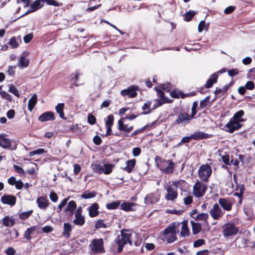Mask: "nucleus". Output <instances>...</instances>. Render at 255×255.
I'll use <instances>...</instances> for the list:
<instances>
[{"instance_id": "48", "label": "nucleus", "mask_w": 255, "mask_h": 255, "mask_svg": "<svg viewBox=\"0 0 255 255\" xmlns=\"http://www.w3.org/2000/svg\"><path fill=\"white\" fill-rule=\"evenodd\" d=\"M93 170L95 173L101 174L103 171V167L98 164H93L92 165Z\"/></svg>"}, {"instance_id": "53", "label": "nucleus", "mask_w": 255, "mask_h": 255, "mask_svg": "<svg viewBox=\"0 0 255 255\" xmlns=\"http://www.w3.org/2000/svg\"><path fill=\"white\" fill-rule=\"evenodd\" d=\"M209 100L210 97L207 96L204 100H202L200 103V108L198 109L206 108L208 106Z\"/></svg>"}, {"instance_id": "58", "label": "nucleus", "mask_w": 255, "mask_h": 255, "mask_svg": "<svg viewBox=\"0 0 255 255\" xmlns=\"http://www.w3.org/2000/svg\"><path fill=\"white\" fill-rule=\"evenodd\" d=\"M200 221L207 222L209 218V215L207 213H202L198 214Z\"/></svg>"}, {"instance_id": "56", "label": "nucleus", "mask_w": 255, "mask_h": 255, "mask_svg": "<svg viewBox=\"0 0 255 255\" xmlns=\"http://www.w3.org/2000/svg\"><path fill=\"white\" fill-rule=\"evenodd\" d=\"M68 200V198H64L62 200V201L59 204L57 209V212L60 213L62 208L66 205L67 201Z\"/></svg>"}, {"instance_id": "20", "label": "nucleus", "mask_w": 255, "mask_h": 255, "mask_svg": "<svg viewBox=\"0 0 255 255\" xmlns=\"http://www.w3.org/2000/svg\"><path fill=\"white\" fill-rule=\"evenodd\" d=\"M99 205L97 203H93L87 208L89 211V215L91 218H94L99 215Z\"/></svg>"}, {"instance_id": "5", "label": "nucleus", "mask_w": 255, "mask_h": 255, "mask_svg": "<svg viewBox=\"0 0 255 255\" xmlns=\"http://www.w3.org/2000/svg\"><path fill=\"white\" fill-rule=\"evenodd\" d=\"M89 247L93 253L103 254L105 252L104 242L102 238L93 239Z\"/></svg>"}, {"instance_id": "61", "label": "nucleus", "mask_w": 255, "mask_h": 255, "mask_svg": "<svg viewBox=\"0 0 255 255\" xmlns=\"http://www.w3.org/2000/svg\"><path fill=\"white\" fill-rule=\"evenodd\" d=\"M88 122L91 125H94L96 122V117L92 114L89 115L88 116Z\"/></svg>"}, {"instance_id": "13", "label": "nucleus", "mask_w": 255, "mask_h": 255, "mask_svg": "<svg viewBox=\"0 0 255 255\" xmlns=\"http://www.w3.org/2000/svg\"><path fill=\"white\" fill-rule=\"evenodd\" d=\"M39 229L40 228L38 226H32L28 228L24 232V238L26 239L27 241H30L32 239L31 235H33L34 232H36L37 234L41 233V232H39Z\"/></svg>"}, {"instance_id": "24", "label": "nucleus", "mask_w": 255, "mask_h": 255, "mask_svg": "<svg viewBox=\"0 0 255 255\" xmlns=\"http://www.w3.org/2000/svg\"><path fill=\"white\" fill-rule=\"evenodd\" d=\"M131 232L129 230L125 229L121 231V236L130 246L132 245V242L131 240Z\"/></svg>"}, {"instance_id": "1", "label": "nucleus", "mask_w": 255, "mask_h": 255, "mask_svg": "<svg viewBox=\"0 0 255 255\" xmlns=\"http://www.w3.org/2000/svg\"><path fill=\"white\" fill-rule=\"evenodd\" d=\"M245 112L242 110L236 112L233 117L225 125V130L230 133H232L242 128L243 126L242 123L246 121V119L243 118Z\"/></svg>"}, {"instance_id": "8", "label": "nucleus", "mask_w": 255, "mask_h": 255, "mask_svg": "<svg viewBox=\"0 0 255 255\" xmlns=\"http://www.w3.org/2000/svg\"><path fill=\"white\" fill-rule=\"evenodd\" d=\"M139 87L136 85H132L121 91V95L123 96H127L129 98H133L137 96V91H139Z\"/></svg>"}, {"instance_id": "36", "label": "nucleus", "mask_w": 255, "mask_h": 255, "mask_svg": "<svg viewBox=\"0 0 255 255\" xmlns=\"http://www.w3.org/2000/svg\"><path fill=\"white\" fill-rule=\"evenodd\" d=\"M155 123H156V121H154L150 124H147V125H145V126L143 127L142 128H140L135 130L133 132L131 133L130 136L134 137V136L136 135L137 134H138L139 133L143 132L147 128H148L149 127H151Z\"/></svg>"}, {"instance_id": "64", "label": "nucleus", "mask_w": 255, "mask_h": 255, "mask_svg": "<svg viewBox=\"0 0 255 255\" xmlns=\"http://www.w3.org/2000/svg\"><path fill=\"white\" fill-rule=\"evenodd\" d=\"M248 77L252 79H255V68H253L249 71Z\"/></svg>"}, {"instance_id": "33", "label": "nucleus", "mask_w": 255, "mask_h": 255, "mask_svg": "<svg viewBox=\"0 0 255 255\" xmlns=\"http://www.w3.org/2000/svg\"><path fill=\"white\" fill-rule=\"evenodd\" d=\"M190 223L192 227L193 235H196L201 232L202 230V226L200 223H196L193 221H191Z\"/></svg>"}, {"instance_id": "51", "label": "nucleus", "mask_w": 255, "mask_h": 255, "mask_svg": "<svg viewBox=\"0 0 255 255\" xmlns=\"http://www.w3.org/2000/svg\"><path fill=\"white\" fill-rule=\"evenodd\" d=\"M41 2H45L47 4L49 5H53L55 6H59L62 5V3H59L55 0H41Z\"/></svg>"}, {"instance_id": "2", "label": "nucleus", "mask_w": 255, "mask_h": 255, "mask_svg": "<svg viewBox=\"0 0 255 255\" xmlns=\"http://www.w3.org/2000/svg\"><path fill=\"white\" fill-rule=\"evenodd\" d=\"M154 160L159 169L164 173L170 174L174 172L175 164L172 160L163 159L158 155L155 156Z\"/></svg>"}, {"instance_id": "57", "label": "nucleus", "mask_w": 255, "mask_h": 255, "mask_svg": "<svg viewBox=\"0 0 255 255\" xmlns=\"http://www.w3.org/2000/svg\"><path fill=\"white\" fill-rule=\"evenodd\" d=\"M8 44L11 46L13 48H17L18 46V44L16 40V38L14 36H12L9 39Z\"/></svg>"}, {"instance_id": "52", "label": "nucleus", "mask_w": 255, "mask_h": 255, "mask_svg": "<svg viewBox=\"0 0 255 255\" xmlns=\"http://www.w3.org/2000/svg\"><path fill=\"white\" fill-rule=\"evenodd\" d=\"M165 238H166V241L168 243H172L177 240L176 233L170 234L168 237L165 236Z\"/></svg>"}, {"instance_id": "18", "label": "nucleus", "mask_w": 255, "mask_h": 255, "mask_svg": "<svg viewBox=\"0 0 255 255\" xmlns=\"http://www.w3.org/2000/svg\"><path fill=\"white\" fill-rule=\"evenodd\" d=\"M55 119L54 113L51 111L45 112L38 117V120L41 122L48 121H53Z\"/></svg>"}, {"instance_id": "22", "label": "nucleus", "mask_w": 255, "mask_h": 255, "mask_svg": "<svg viewBox=\"0 0 255 255\" xmlns=\"http://www.w3.org/2000/svg\"><path fill=\"white\" fill-rule=\"evenodd\" d=\"M72 231V227L69 223H64L63 230L62 233V236L66 239H69Z\"/></svg>"}, {"instance_id": "11", "label": "nucleus", "mask_w": 255, "mask_h": 255, "mask_svg": "<svg viewBox=\"0 0 255 255\" xmlns=\"http://www.w3.org/2000/svg\"><path fill=\"white\" fill-rule=\"evenodd\" d=\"M160 195L158 192L148 194L144 198V203L146 205H151L157 203L160 199Z\"/></svg>"}, {"instance_id": "12", "label": "nucleus", "mask_w": 255, "mask_h": 255, "mask_svg": "<svg viewBox=\"0 0 255 255\" xmlns=\"http://www.w3.org/2000/svg\"><path fill=\"white\" fill-rule=\"evenodd\" d=\"M211 216L214 220H219L224 214L218 204H215L209 211Z\"/></svg>"}, {"instance_id": "31", "label": "nucleus", "mask_w": 255, "mask_h": 255, "mask_svg": "<svg viewBox=\"0 0 255 255\" xmlns=\"http://www.w3.org/2000/svg\"><path fill=\"white\" fill-rule=\"evenodd\" d=\"M191 137L194 140H199L209 138V135L208 133L198 131L191 134Z\"/></svg>"}, {"instance_id": "55", "label": "nucleus", "mask_w": 255, "mask_h": 255, "mask_svg": "<svg viewBox=\"0 0 255 255\" xmlns=\"http://www.w3.org/2000/svg\"><path fill=\"white\" fill-rule=\"evenodd\" d=\"M9 92L14 94L15 96L19 97V93L15 86L12 84L9 85Z\"/></svg>"}, {"instance_id": "46", "label": "nucleus", "mask_w": 255, "mask_h": 255, "mask_svg": "<svg viewBox=\"0 0 255 255\" xmlns=\"http://www.w3.org/2000/svg\"><path fill=\"white\" fill-rule=\"evenodd\" d=\"M170 95L172 98L175 99L183 98V97L182 92L180 90H173L170 92Z\"/></svg>"}, {"instance_id": "39", "label": "nucleus", "mask_w": 255, "mask_h": 255, "mask_svg": "<svg viewBox=\"0 0 255 255\" xmlns=\"http://www.w3.org/2000/svg\"><path fill=\"white\" fill-rule=\"evenodd\" d=\"M29 64V60L28 59L26 58L24 56H22L20 57L19 62L18 63V66L19 68H25L27 67Z\"/></svg>"}, {"instance_id": "37", "label": "nucleus", "mask_w": 255, "mask_h": 255, "mask_svg": "<svg viewBox=\"0 0 255 255\" xmlns=\"http://www.w3.org/2000/svg\"><path fill=\"white\" fill-rule=\"evenodd\" d=\"M37 97L36 94H33L32 97L29 100L28 102V109L31 112L33 109L35 105L37 103Z\"/></svg>"}, {"instance_id": "3", "label": "nucleus", "mask_w": 255, "mask_h": 255, "mask_svg": "<svg viewBox=\"0 0 255 255\" xmlns=\"http://www.w3.org/2000/svg\"><path fill=\"white\" fill-rule=\"evenodd\" d=\"M212 173L210 165L207 163L201 165L198 170V175L201 181L208 183Z\"/></svg>"}, {"instance_id": "59", "label": "nucleus", "mask_w": 255, "mask_h": 255, "mask_svg": "<svg viewBox=\"0 0 255 255\" xmlns=\"http://www.w3.org/2000/svg\"><path fill=\"white\" fill-rule=\"evenodd\" d=\"M205 241L204 239H198L194 242L193 246L197 248L205 245Z\"/></svg>"}, {"instance_id": "42", "label": "nucleus", "mask_w": 255, "mask_h": 255, "mask_svg": "<svg viewBox=\"0 0 255 255\" xmlns=\"http://www.w3.org/2000/svg\"><path fill=\"white\" fill-rule=\"evenodd\" d=\"M96 195V192L95 191H89L88 190L84 192L81 195V197L85 199L94 198Z\"/></svg>"}, {"instance_id": "28", "label": "nucleus", "mask_w": 255, "mask_h": 255, "mask_svg": "<svg viewBox=\"0 0 255 255\" xmlns=\"http://www.w3.org/2000/svg\"><path fill=\"white\" fill-rule=\"evenodd\" d=\"M181 224L182 228L180 231L181 236L183 237L189 236L190 233L188 227V221L184 220Z\"/></svg>"}, {"instance_id": "21", "label": "nucleus", "mask_w": 255, "mask_h": 255, "mask_svg": "<svg viewBox=\"0 0 255 255\" xmlns=\"http://www.w3.org/2000/svg\"><path fill=\"white\" fill-rule=\"evenodd\" d=\"M36 203L38 207L41 209H45L49 206V202L45 197H38L36 199Z\"/></svg>"}, {"instance_id": "32", "label": "nucleus", "mask_w": 255, "mask_h": 255, "mask_svg": "<svg viewBox=\"0 0 255 255\" xmlns=\"http://www.w3.org/2000/svg\"><path fill=\"white\" fill-rule=\"evenodd\" d=\"M11 142L9 139L5 138L4 135L0 134V146L3 148L10 147Z\"/></svg>"}, {"instance_id": "16", "label": "nucleus", "mask_w": 255, "mask_h": 255, "mask_svg": "<svg viewBox=\"0 0 255 255\" xmlns=\"http://www.w3.org/2000/svg\"><path fill=\"white\" fill-rule=\"evenodd\" d=\"M80 75L81 73L79 71H77L70 75L68 80L73 82L70 87L71 88H72L73 87H79L81 85L77 83Z\"/></svg>"}, {"instance_id": "17", "label": "nucleus", "mask_w": 255, "mask_h": 255, "mask_svg": "<svg viewBox=\"0 0 255 255\" xmlns=\"http://www.w3.org/2000/svg\"><path fill=\"white\" fill-rule=\"evenodd\" d=\"M218 203L224 210L229 211L232 209V203L229 199L225 198H220L218 200Z\"/></svg>"}, {"instance_id": "38", "label": "nucleus", "mask_w": 255, "mask_h": 255, "mask_svg": "<svg viewBox=\"0 0 255 255\" xmlns=\"http://www.w3.org/2000/svg\"><path fill=\"white\" fill-rule=\"evenodd\" d=\"M2 224L5 227H12L15 224V222L13 219L10 218L8 216H5L2 219Z\"/></svg>"}, {"instance_id": "41", "label": "nucleus", "mask_w": 255, "mask_h": 255, "mask_svg": "<svg viewBox=\"0 0 255 255\" xmlns=\"http://www.w3.org/2000/svg\"><path fill=\"white\" fill-rule=\"evenodd\" d=\"M33 212V210L22 212L18 214V218L22 220H26L28 219L32 214Z\"/></svg>"}, {"instance_id": "40", "label": "nucleus", "mask_w": 255, "mask_h": 255, "mask_svg": "<svg viewBox=\"0 0 255 255\" xmlns=\"http://www.w3.org/2000/svg\"><path fill=\"white\" fill-rule=\"evenodd\" d=\"M75 219L73 223L75 225L82 226L85 223V219L84 216H75Z\"/></svg>"}, {"instance_id": "23", "label": "nucleus", "mask_w": 255, "mask_h": 255, "mask_svg": "<svg viewBox=\"0 0 255 255\" xmlns=\"http://www.w3.org/2000/svg\"><path fill=\"white\" fill-rule=\"evenodd\" d=\"M41 0H36L30 4V10H28L24 15L34 12L43 7V4L41 3Z\"/></svg>"}, {"instance_id": "4", "label": "nucleus", "mask_w": 255, "mask_h": 255, "mask_svg": "<svg viewBox=\"0 0 255 255\" xmlns=\"http://www.w3.org/2000/svg\"><path fill=\"white\" fill-rule=\"evenodd\" d=\"M206 183L197 180L193 186V194L198 198L203 197L208 189Z\"/></svg>"}, {"instance_id": "7", "label": "nucleus", "mask_w": 255, "mask_h": 255, "mask_svg": "<svg viewBox=\"0 0 255 255\" xmlns=\"http://www.w3.org/2000/svg\"><path fill=\"white\" fill-rule=\"evenodd\" d=\"M192 119L189 114L185 112L179 113L177 119L175 121L174 124L177 125L185 126L188 124Z\"/></svg>"}, {"instance_id": "6", "label": "nucleus", "mask_w": 255, "mask_h": 255, "mask_svg": "<svg viewBox=\"0 0 255 255\" xmlns=\"http://www.w3.org/2000/svg\"><path fill=\"white\" fill-rule=\"evenodd\" d=\"M223 233L224 237H229L236 235L239 232V229L235 226V223L229 222L223 226Z\"/></svg>"}, {"instance_id": "27", "label": "nucleus", "mask_w": 255, "mask_h": 255, "mask_svg": "<svg viewBox=\"0 0 255 255\" xmlns=\"http://www.w3.org/2000/svg\"><path fill=\"white\" fill-rule=\"evenodd\" d=\"M77 208V204L75 201L71 200L68 203L67 207L64 210L65 213H69L70 215H72Z\"/></svg>"}, {"instance_id": "60", "label": "nucleus", "mask_w": 255, "mask_h": 255, "mask_svg": "<svg viewBox=\"0 0 255 255\" xmlns=\"http://www.w3.org/2000/svg\"><path fill=\"white\" fill-rule=\"evenodd\" d=\"M245 87L248 90H253L255 88V85L253 81H249L246 83L245 85Z\"/></svg>"}, {"instance_id": "47", "label": "nucleus", "mask_w": 255, "mask_h": 255, "mask_svg": "<svg viewBox=\"0 0 255 255\" xmlns=\"http://www.w3.org/2000/svg\"><path fill=\"white\" fill-rule=\"evenodd\" d=\"M114 167V165L113 164H105L104 168L103 167V172L105 174H109L112 172Z\"/></svg>"}, {"instance_id": "26", "label": "nucleus", "mask_w": 255, "mask_h": 255, "mask_svg": "<svg viewBox=\"0 0 255 255\" xmlns=\"http://www.w3.org/2000/svg\"><path fill=\"white\" fill-rule=\"evenodd\" d=\"M218 75L217 73H213L210 75L209 78L207 80L204 86L206 88L212 87L214 84L217 82Z\"/></svg>"}, {"instance_id": "29", "label": "nucleus", "mask_w": 255, "mask_h": 255, "mask_svg": "<svg viewBox=\"0 0 255 255\" xmlns=\"http://www.w3.org/2000/svg\"><path fill=\"white\" fill-rule=\"evenodd\" d=\"M136 164V160L132 159L127 161V165L123 168L124 170L127 172L130 173L132 172Z\"/></svg>"}, {"instance_id": "44", "label": "nucleus", "mask_w": 255, "mask_h": 255, "mask_svg": "<svg viewBox=\"0 0 255 255\" xmlns=\"http://www.w3.org/2000/svg\"><path fill=\"white\" fill-rule=\"evenodd\" d=\"M107 225L104 223V220L102 219H99L95 223L94 227L96 229H99L101 228H106Z\"/></svg>"}, {"instance_id": "62", "label": "nucleus", "mask_w": 255, "mask_h": 255, "mask_svg": "<svg viewBox=\"0 0 255 255\" xmlns=\"http://www.w3.org/2000/svg\"><path fill=\"white\" fill-rule=\"evenodd\" d=\"M33 37V34L32 33H30L26 34L24 37L23 40L25 43L30 42Z\"/></svg>"}, {"instance_id": "35", "label": "nucleus", "mask_w": 255, "mask_h": 255, "mask_svg": "<svg viewBox=\"0 0 255 255\" xmlns=\"http://www.w3.org/2000/svg\"><path fill=\"white\" fill-rule=\"evenodd\" d=\"M65 105L64 103H59L55 107V110L56 112L59 114L60 117L64 120H65L66 118L64 116V108Z\"/></svg>"}, {"instance_id": "54", "label": "nucleus", "mask_w": 255, "mask_h": 255, "mask_svg": "<svg viewBox=\"0 0 255 255\" xmlns=\"http://www.w3.org/2000/svg\"><path fill=\"white\" fill-rule=\"evenodd\" d=\"M157 93L159 95L161 101H164V103H170L171 102V100H169L165 97L164 93L162 91L158 90Z\"/></svg>"}, {"instance_id": "9", "label": "nucleus", "mask_w": 255, "mask_h": 255, "mask_svg": "<svg viewBox=\"0 0 255 255\" xmlns=\"http://www.w3.org/2000/svg\"><path fill=\"white\" fill-rule=\"evenodd\" d=\"M124 120V118H122L118 121V129L120 131L123 132L127 137H128V134L133 129V127H128V125L125 124Z\"/></svg>"}, {"instance_id": "10", "label": "nucleus", "mask_w": 255, "mask_h": 255, "mask_svg": "<svg viewBox=\"0 0 255 255\" xmlns=\"http://www.w3.org/2000/svg\"><path fill=\"white\" fill-rule=\"evenodd\" d=\"M166 193L165 198L167 201H174L178 197L177 189H174L171 185H168L166 187Z\"/></svg>"}, {"instance_id": "50", "label": "nucleus", "mask_w": 255, "mask_h": 255, "mask_svg": "<svg viewBox=\"0 0 255 255\" xmlns=\"http://www.w3.org/2000/svg\"><path fill=\"white\" fill-rule=\"evenodd\" d=\"M119 201L113 202L111 203H108L106 205V207L109 210H114L118 208L120 205Z\"/></svg>"}, {"instance_id": "63", "label": "nucleus", "mask_w": 255, "mask_h": 255, "mask_svg": "<svg viewBox=\"0 0 255 255\" xmlns=\"http://www.w3.org/2000/svg\"><path fill=\"white\" fill-rule=\"evenodd\" d=\"M16 66H9L6 73L10 76H13L15 74Z\"/></svg>"}, {"instance_id": "19", "label": "nucleus", "mask_w": 255, "mask_h": 255, "mask_svg": "<svg viewBox=\"0 0 255 255\" xmlns=\"http://www.w3.org/2000/svg\"><path fill=\"white\" fill-rule=\"evenodd\" d=\"M177 224L176 222L171 223L167 228L161 232L162 235L164 236H167L168 235L176 233L177 232Z\"/></svg>"}, {"instance_id": "15", "label": "nucleus", "mask_w": 255, "mask_h": 255, "mask_svg": "<svg viewBox=\"0 0 255 255\" xmlns=\"http://www.w3.org/2000/svg\"><path fill=\"white\" fill-rule=\"evenodd\" d=\"M1 202L4 204L13 206L16 203V198L13 195L4 194L1 197Z\"/></svg>"}, {"instance_id": "45", "label": "nucleus", "mask_w": 255, "mask_h": 255, "mask_svg": "<svg viewBox=\"0 0 255 255\" xmlns=\"http://www.w3.org/2000/svg\"><path fill=\"white\" fill-rule=\"evenodd\" d=\"M196 12L194 11L189 10L184 14V20L185 21H190L195 15Z\"/></svg>"}, {"instance_id": "34", "label": "nucleus", "mask_w": 255, "mask_h": 255, "mask_svg": "<svg viewBox=\"0 0 255 255\" xmlns=\"http://www.w3.org/2000/svg\"><path fill=\"white\" fill-rule=\"evenodd\" d=\"M135 206V204L132 202H123L121 205V209L126 212L133 211L134 210L132 207Z\"/></svg>"}, {"instance_id": "49", "label": "nucleus", "mask_w": 255, "mask_h": 255, "mask_svg": "<svg viewBox=\"0 0 255 255\" xmlns=\"http://www.w3.org/2000/svg\"><path fill=\"white\" fill-rule=\"evenodd\" d=\"M46 152L47 151H46L44 148H39L35 150L29 152L28 155L29 156H33L35 155H40Z\"/></svg>"}, {"instance_id": "25", "label": "nucleus", "mask_w": 255, "mask_h": 255, "mask_svg": "<svg viewBox=\"0 0 255 255\" xmlns=\"http://www.w3.org/2000/svg\"><path fill=\"white\" fill-rule=\"evenodd\" d=\"M114 242L116 244L118 245L117 251L118 253H121L122 252L124 246L128 243V242H127L124 240V239H123L122 237L120 235L117 236Z\"/></svg>"}, {"instance_id": "14", "label": "nucleus", "mask_w": 255, "mask_h": 255, "mask_svg": "<svg viewBox=\"0 0 255 255\" xmlns=\"http://www.w3.org/2000/svg\"><path fill=\"white\" fill-rule=\"evenodd\" d=\"M105 121L107 129L105 135L108 136L112 134V128L113 126L114 122V115L111 114L108 116L107 119H105Z\"/></svg>"}, {"instance_id": "30", "label": "nucleus", "mask_w": 255, "mask_h": 255, "mask_svg": "<svg viewBox=\"0 0 255 255\" xmlns=\"http://www.w3.org/2000/svg\"><path fill=\"white\" fill-rule=\"evenodd\" d=\"M152 102L151 101H147L142 106L141 109L143 112L138 115H143L149 114L152 112V109L150 108Z\"/></svg>"}, {"instance_id": "43", "label": "nucleus", "mask_w": 255, "mask_h": 255, "mask_svg": "<svg viewBox=\"0 0 255 255\" xmlns=\"http://www.w3.org/2000/svg\"><path fill=\"white\" fill-rule=\"evenodd\" d=\"M198 103L197 101H194L193 103L192 106L191 108V113L190 115H189L190 118L192 119H193L195 118V117L197 114V111L198 110Z\"/></svg>"}]
</instances>
